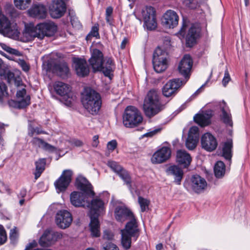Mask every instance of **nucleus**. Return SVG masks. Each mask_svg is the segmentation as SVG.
I'll use <instances>...</instances> for the list:
<instances>
[{"label":"nucleus","mask_w":250,"mask_h":250,"mask_svg":"<svg viewBox=\"0 0 250 250\" xmlns=\"http://www.w3.org/2000/svg\"><path fill=\"white\" fill-rule=\"evenodd\" d=\"M117 146V142L115 140H113L107 143V147L109 150L113 151Z\"/></svg>","instance_id":"54"},{"label":"nucleus","mask_w":250,"mask_h":250,"mask_svg":"<svg viewBox=\"0 0 250 250\" xmlns=\"http://www.w3.org/2000/svg\"><path fill=\"white\" fill-rule=\"evenodd\" d=\"M143 108L146 115L149 118L157 114L164 108L156 90H150L147 93L144 100Z\"/></svg>","instance_id":"3"},{"label":"nucleus","mask_w":250,"mask_h":250,"mask_svg":"<svg viewBox=\"0 0 250 250\" xmlns=\"http://www.w3.org/2000/svg\"><path fill=\"white\" fill-rule=\"evenodd\" d=\"M44 141L38 137H34L31 141V143L33 145L39 146V147L42 148L44 143Z\"/></svg>","instance_id":"51"},{"label":"nucleus","mask_w":250,"mask_h":250,"mask_svg":"<svg viewBox=\"0 0 250 250\" xmlns=\"http://www.w3.org/2000/svg\"><path fill=\"white\" fill-rule=\"evenodd\" d=\"M42 148L45 150L51 152H54L56 150V148L55 147L45 142H44Z\"/></svg>","instance_id":"53"},{"label":"nucleus","mask_w":250,"mask_h":250,"mask_svg":"<svg viewBox=\"0 0 250 250\" xmlns=\"http://www.w3.org/2000/svg\"><path fill=\"white\" fill-rule=\"evenodd\" d=\"M39 244L42 247H48L54 244L55 243L53 240L51 230H46L40 238Z\"/></svg>","instance_id":"33"},{"label":"nucleus","mask_w":250,"mask_h":250,"mask_svg":"<svg viewBox=\"0 0 250 250\" xmlns=\"http://www.w3.org/2000/svg\"><path fill=\"white\" fill-rule=\"evenodd\" d=\"M179 16L177 13L172 10H168L164 14L162 23L166 28H174L178 24Z\"/></svg>","instance_id":"16"},{"label":"nucleus","mask_w":250,"mask_h":250,"mask_svg":"<svg viewBox=\"0 0 250 250\" xmlns=\"http://www.w3.org/2000/svg\"><path fill=\"white\" fill-rule=\"evenodd\" d=\"M129 189L131 188V179L129 173L125 169H122L118 174Z\"/></svg>","instance_id":"40"},{"label":"nucleus","mask_w":250,"mask_h":250,"mask_svg":"<svg viewBox=\"0 0 250 250\" xmlns=\"http://www.w3.org/2000/svg\"><path fill=\"white\" fill-rule=\"evenodd\" d=\"M91 37H96L97 39L100 38V34L99 33V25H95L92 27L90 33L86 37V40L87 41L89 40Z\"/></svg>","instance_id":"44"},{"label":"nucleus","mask_w":250,"mask_h":250,"mask_svg":"<svg viewBox=\"0 0 250 250\" xmlns=\"http://www.w3.org/2000/svg\"><path fill=\"white\" fill-rule=\"evenodd\" d=\"M142 16L144 24L148 30L156 29L157 23L156 19V12L152 6H146L142 10Z\"/></svg>","instance_id":"8"},{"label":"nucleus","mask_w":250,"mask_h":250,"mask_svg":"<svg viewBox=\"0 0 250 250\" xmlns=\"http://www.w3.org/2000/svg\"><path fill=\"white\" fill-rule=\"evenodd\" d=\"M102 250H119V249L114 243L108 242L103 245Z\"/></svg>","instance_id":"46"},{"label":"nucleus","mask_w":250,"mask_h":250,"mask_svg":"<svg viewBox=\"0 0 250 250\" xmlns=\"http://www.w3.org/2000/svg\"><path fill=\"white\" fill-rule=\"evenodd\" d=\"M114 235L113 233L108 231L105 230L104 232L103 238L106 240H112L113 238Z\"/></svg>","instance_id":"56"},{"label":"nucleus","mask_w":250,"mask_h":250,"mask_svg":"<svg viewBox=\"0 0 250 250\" xmlns=\"http://www.w3.org/2000/svg\"><path fill=\"white\" fill-rule=\"evenodd\" d=\"M107 166L115 173L118 174L123 168L115 161H109Z\"/></svg>","instance_id":"45"},{"label":"nucleus","mask_w":250,"mask_h":250,"mask_svg":"<svg viewBox=\"0 0 250 250\" xmlns=\"http://www.w3.org/2000/svg\"><path fill=\"white\" fill-rule=\"evenodd\" d=\"M85 193L79 191H73L70 195L71 204L75 207H89L90 203L86 199Z\"/></svg>","instance_id":"14"},{"label":"nucleus","mask_w":250,"mask_h":250,"mask_svg":"<svg viewBox=\"0 0 250 250\" xmlns=\"http://www.w3.org/2000/svg\"><path fill=\"white\" fill-rule=\"evenodd\" d=\"M191 186L194 191L200 193L205 190L207 183L205 179L198 175H195L191 178Z\"/></svg>","instance_id":"23"},{"label":"nucleus","mask_w":250,"mask_h":250,"mask_svg":"<svg viewBox=\"0 0 250 250\" xmlns=\"http://www.w3.org/2000/svg\"><path fill=\"white\" fill-rule=\"evenodd\" d=\"M30 16L38 19H44L47 12L45 6L42 4H35L28 10Z\"/></svg>","instance_id":"24"},{"label":"nucleus","mask_w":250,"mask_h":250,"mask_svg":"<svg viewBox=\"0 0 250 250\" xmlns=\"http://www.w3.org/2000/svg\"><path fill=\"white\" fill-rule=\"evenodd\" d=\"M0 76L1 79L6 80L9 83H14L15 85L17 86H20L21 83V81L17 80L15 77L14 73L9 70H0Z\"/></svg>","instance_id":"32"},{"label":"nucleus","mask_w":250,"mask_h":250,"mask_svg":"<svg viewBox=\"0 0 250 250\" xmlns=\"http://www.w3.org/2000/svg\"><path fill=\"white\" fill-rule=\"evenodd\" d=\"M0 33L13 38L19 37L20 34L17 26H12L10 20L3 12L0 14Z\"/></svg>","instance_id":"7"},{"label":"nucleus","mask_w":250,"mask_h":250,"mask_svg":"<svg viewBox=\"0 0 250 250\" xmlns=\"http://www.w3.org/2000/svg\"><path fill=\"white\" fill-rule=\"evenodd\" d=\"M46 165V159L41 158L35 162L36 170L34 172L35 179L37 180L39 178L45 169Z\"/></svg>","instance_id":"37"},{"label":"nucleus","mask_w":250,"mask_h":250,"mask_svg":"<svg viewBox=\"0 0 250 250\" xmlns=\"http://www.w3.org/2000/svg\"><path fill=\"white\" fill-rule=\"evenodd\" d=\"M71 24L74 27L79 28L81 27V24L79 21H76L75 19L71 21Z\"/></svg>","instance_id":"63"},{"label":"nucleus","mask_w":250,"mask_h":250,"mask_svg":"<svg viewBox=\"0 0 250 250\" xmlns=\"http://www.w3.org/2000/svg\"><path fill=\"white\" fill-rule=\"evenodd\" d=\"M8 93L7 92V86L3 83H0V101H1L3 98L7 96Z\"/></svg>","instance_id":"47"},{"label":"nucleus","mask_w":250,"mask_h":250,"mask_svg":"<svg viewBox=\"0 0 250 250\" xmlns=\"http://www.w3.org/2000/svg\"><path fill=\"white\" fill-rule=\"evenodd\" d=\"M168 175H172L174 177V182L177 185H180L183 178L184 172L183 170L177 166H172L168 167L167 170Z\"/></svg>","instance_id":"29"},{"label":"nucleus","mask_w":250,"mask_h":250,"mask_svg":"<svg viewBox=\"0 0 250 250\" xmlns=\"http://www.w3.org/2000/svg\"><path fill=\"white\" fill-rule=\"evenodd\" d=\"M213 111L208 110L196 114L194 117V121L202 127L206 126L211 123Z\"/></svg>","instance_id":"22"},{"label":"nucleus","mask_w":250,"mask_h":250,"mask_svg":"<svg viewBox=\"0 0 250 250\" xmlns=\"http://www.w3.org/2000/svg\"><path fill=\"white\" fill-rule=\"evenodd\" d=\"M192 158L186 151L178 150L176 153V162L184 168H187L190 165Z\"/></svg>","instance_id":"27"},{"label":"nucleus","mask_w":250,"mask_h":250,"mask_svg":"<svg viewBox=\"0 0 250 250\" xmlns=\"http://www.w3.org/2000/svg\"><path fill=\"white\" fill-rule=\"evenodd\" d=\"M70 144L76 146H81L83 145V143L82 141L78 139H73L70 141Z\"/></svg>","instance_id":"58"},{"label":"nucleus","mask_w":250,"mask_h":250,"mask_svg":"<svg viewBox=\"0 0 250 250\" xmlns=\"http://www.w3.org/2000/svg\"><path fill=\"white\" fill-rule=\"evenodd\" d=\"M57 31V26L53 22H44L34 26L30 23L25 25L23 33L24 36L29 40H32L35 38L42 40L45 36H53Z\"/></svg>","instance_id":"1"},{"label":"nucleus","mask_w":250,"mask_h":250,"mask_svg":"<svg viewBox=\"0 0 250 250\" xmlns=\"http://www.w3.org/2000/svg\"><path fill=\"white\" fill-rule=\"evenodd\" d=\"M90 206V215L98 216L104 209V203L101 199L96 197L91 201Z\"/></svg>","instance_id":"28"},{"label":"nucleus","mask_w":250,"mask_h":250,"mask_svg":"<svg viewBox=\"0 0 250 250\" xmlns=\"http://www.w3.org/2000/svg\"><path fill=\"white\" fill-rule=\"evenodd\" d=\"M200 33V28L194 24L188 30L186 37V43L187 46L191 47L196 42L197 39L199 37Z\"/></svg>","instance_id":"26"},{"label":"nucleus","mask_w":250,"mask_h":250,"mask_svg":"<svg viewBox=\"0 0 250 250\" xmlns=\"http://www.w3.org/2000/svg\"><path fill=\"white\" fill-rule=\"evenodd\" d=\"M170 155L171 150L170 148L163 146L153 154L151 160L153 164H161L168 159Z\"/></svg>","instance_id":"17"},{"label":"nucleus","mask_w":250,"mask_h":250,"mask_svg":"<svg viewBox=\"0 0 250 250\" xmlns=\"http://www.w3.org/2000/svg\"><path fill=\"white\" fill-rule=\"evenodd\" d=\"M194 0H182L183 3L187 6L189 7Z\"/></svg>","instance_id":"64"},{"label":"nucleus","mask_w":250,"mask_h":250,"mask_svg":"<svg viewBox=\"0 0 250 250\" xmlns=\"http://www.w3.org/2000/svg\"><path fill=\"white\" fill-rule=\"evenodd\" d=\"M51 233L54 243L62 238L63 234L61 232L53 231L51 230Z\"/></svg>","instance_id":"52"},{"label":"nucleus","mask_w":250,"mask_h":250,"mask_svg":"<svg viewBox=\"0 0 250 250\" xmlns=\"http://www.w3.org/2000/svg\"><path fill=\"white\" fill-rule=\"evenodd\" d=\"M53 87L56 93L61 96H68L71 91L68 84L59 81L54 83Z\"/></svg>","instance_id":"30"},{"label":"nucleus","mask_w":250,"mask_h":250,"mask_svg":"<svg viewBox=\"0 0 250 250\" xmlns=\"http://www.w3.org/2000/svg\"><path fill=\"white\" fill-rule=\"evenodd\" d=\"M114 68L115 66L111 58H105L100 71H102L105 76L111 79Z\"/></svg>","instance_id":"31"},{"label":"nucleus","mask_w":250,"mask_h":250,"mask_svg":"<svg viewBox=\"0 0 250 250\" xmlns=\"http://www.w3.org/2000/svg\"><path fill=\"white\" fill-rule=\"evenodd\" d=\"M226 167L222 161H218L214 166V172L215 176L218 178H222L225 175Z\"/></svg>","instance_id":"38"},{"label":"nucleus","mask_w":250,"mask_h":250,"mask_svg":"<svg viewBox=\"0 0 250 250\" xmlns=\"http://www.w3.org/2000/svg\"><path fill=\"white\" fill-rule=\"evenodd\" d=\"M84 109L92 115L98 114L102 104L100 94L91 88L85 90L82 98Z\"/></svg>","instance_id":"2"},{"label":"nucleus","mask_w":250,"mask_h":250,"mask_svg":"<svg viewBox=\"0 0 250 250\" xmlns=\"http://www.w3.org/2000/svg\"><path fill=\"white\" fill-rule=\"evenodd\" d=\"M28 135L32 137L35 133V128H34L30 124L28 125Z\"/></svg>","instance_id":"60"},{"label":"nucleus","mask_w":250,"mask_h":250,"mask_svg":"<svg viewBox=\"0 0 250 250\" xmlns=\"http://www.w3.org/2000/svg\"><path fill=\"white\" fill-rule=\"evenodd\" d=\"M160 131V129H155L150 132L146 133L144 136L146 137H151Z\"/></svg>","instance_id":"61"},{"label":"nucleus","mask_w":250,"mask_h":250,"mask_svg":"<svg viewBox=\"0 0 250 250\" xmlns=\"http://www.w3.org/2000/svg\"><path fill=\"white\" fill-rule=\"evenodd\" d=\"M73 172L71 170H64L61 176L55 182L54 186L57 192L60 193L66 190L71 182Z\"/></svg>","instance_id":"10"},{"label":"nucleus","mask_w":250,"mask_h":250,"mask_svg":"<svg viewBox=\"0 0 250 250\" xmlns=\"http://www.w3.org/2000/svg\"><path fill=\"white\" fill-rule=\"evenodd\" d=\"M72 220V214L66 210H60L56 215V224L61 229L68 228L71 224Z\"/></svg>","instance_id":"13"},{"label":"nucleus","mask_w":250,"mask_h":250,"mask_svg":"<svg viewBox=\"0 0 250 250\" xmlns=\"http://www.w3.org/2000/svg\"><path fill=\"white\" fill-rule=\"evenodd\" d=\"M26 93V91L25 88H22L21 90L17 91L16 97L19 100H9L8 101L9 105L18 109H22L26 107L30 104V97L29 95L24 96Z\"/></svg>","instance_id":"9"},{"label":"nucleus","mask_w":250,"mask_h":250,"mask_svg":"<svg viewBox=\"0 0 250 250\" xmlns=\"http://www.w3.org/2000/svg\"><path fill=\"white\" fill-rule=\"evenodd\" d=\"M186 83V81H182L179 78L170 80L164 86L162 90L163 94L167 97L174 95Z\"/></svg>","instance_id":"11"},{"label":"nucleus","mask_w":250,"mask_h":250,"mask_svg":"<svg viewBox=\"0 0 250 250\" xmlns=\"http://www.w3.org/2000/svg\"><path fill=\"white\" fill-rule=\"evenodd\" d=\"M31 1V0H14V3L17 9L24 10L29 7Z\"/></svg>","instance_id":"41"},{"label":"nucleus","mask_w":250,"mask_h":250,"mask_svg":"<svg viewBox=\"0 0 250 250\" xmlns=\"http://www.w3.org/2000/svg\"><path fill=\"white\" fill-rule=\"evenodd\" d=\"M19 65L22 68V69L24 72H28L30 69V65L27 63L24 60L19 59L17 61Z\"/></svg>","instance_id":"49"},{"label":"nucleus","mask_w":250,"mask_h":250,"mask_svg":"<svg viewBox=\"0 0 250 250\" xmlns=\"http://www.w3.org/2000/svg\"><path fill=\"white\" fill-rule=\"evenodd\" d=\"M89 62L94 72L100 71L104 62L102 52L97 49H94Z\"/></svg>","instance_id":"20"},{"label":"nucleus","mask_w":250,"mask_h":250,"mask_svg":"<svg viewBox=\"0 0 250 250\" xmlns=\"http://www.w3.org/2000/svg\"><path fill=\"white\" fill-rule=\"evenodd\" d=\"M99 136L98 135H95L93 137V142L92 145L94 147H96L99 144Z\"/></svg>","instance_id":"62"},{"label":"nucleus","mask_w":250,"mask_h":250,"mask_svg":"<svg viewBox=\"0 0 250 250\" xmlns=\"http://www.w3.org/2000/svg\"><path fill=\"white\" fill-rule=\"evenodd\" d=\"M8 52L11 54L15 55L17 56H21L22 55V54L19 51H18L17 49L12 48L11 47H10Z\"/></svg>","instance_id":"59"},{"label":"nucleus","mask_w":250,"mask_h":250,"mask_svg":"<svg viewBox=\"0 0 250 250\" xmlns=\"http://www.w3.org/2000/svg\"><path fill=\"white\" fill-rule=\"evenodd\" d=\"M77 188L83 191L85 194L89 196L93 197L95 193L93 190V187L88 181L84 177L78 176L75 183Z\"/></svg>","instance_id":"19"},{"label":"nucleus","mask_w":250,"mask_h":250,"mask_svg":"<svg viewBox=\"0 0 250 250\" xmlns=\"http://www.w3.org/2000/svg\"><path fill=\"white\" fill-rule=\"evenodd\" d=\"M138 203L140 206L142 212H145L148 209V206L150 204L149 200L141 196H139Z\"/></svg>","instance_id":"43"},{"label":"nucleus","mask_w":250,"mask_h":250,"mask_svg":"<svg viewBox=\"0 0 250 250\" xmlns=\"http://www.w3.org/2000/svg\"><path fill=\"white\" fill-rule=\"evenodd\" d=\"M232 147V140H229L224 144L223 148V156L228 160H230L232 154L231 149Z\"/></svg>","instance_id":"39"},{"label":"nucleus","mask_w":250,"mask_h":250,"mask_svg":"<svg viewBox=\"0 0 250 250\" xmlns=\"http://www.w3.org/2000/svg\"><path fill=\"white\" fill-rule=\"evenodd\" d=\"M91 219L89 224L91 234L93 237H98L100 235V224L98 220V216L90 215Z\"/></svg>","instance_id":"34"},{"label":"nucleus","mask_w":250,"mask_h":250,"mask_svg":"<svg viewBox=\"0 0 250 250\" xmlns=\"http://www.w3.org/2000/svg\"><path fill=\"white\" fill-rule=\"evenodd\" d=\"M74 62L75 71L78 76L84 77L89 74V69L85 60L77 59Z\"/></svg>","instance_id":"25"},{"label":"nucleus","mask_w":250,"mask_h":250,"mask_svg":"<svg viewBox=\"0 0 250 250\" xmlns=\"http://www.w3.org/2000/svg\"><path fill=\"white\" fill-rule=\"evenodd\" d=\"M198 128L196 126H192L190 128L189 135L195 136L198 137Z\"/></svg>","instance_id":"57"},{"label":"nucleus","mask_w":250,"mask_h":250,"mask_svg":"<svg viewBox=\"0 0 250 250\" xmlns=\"http://www.w3.org/2000/svg\"><path fill=\"white\" fill-rule=\"evenodd\" d=\"M230 78L228 71L227 70L225 72L224 77L222 80V84L224 86H226L227 84L230 81Z\"/></svg>","instance_id":"55"},{"label":"nucleus","mask_w":250,"mask_h":250,"mask_svg":"<svg viewBox=\"0 0 250 250\" xmlns=\"http://www.w3.org/2000/svg\"><path fill=\"white\" fill-rule=\"evenodd\" d=\"M193 64V61L189 55L184 56L179 63L178 70L179 73L185 77L184 81L187 82L189 78L190 72Z\"/></svg>","instance_id":"12"},{"label":"nucleus","mask_w":250,"mask_h":250,"mask_svg":"<svg viewBox=\"0 0 250 250\" xmlns=\"http://www.w3.org/2000/svg\"><path fill=\"white\" fill-rule=\"evenodd\" d=\"M223 103L224 106H221V109L222 114L221 115V119L223 122L228 126L232 127L233 122L231 118V115L229 112L227 111V108H228L227 106L226 103L223 101Z\"/></svg>","instance_id":"36"},{"label":"nucleus","mask_w":250,"mask_h":250,"mask_svg":"<svg viewBox=\"0 0 250 250\" xmlns=\"http://www.w3.org/2000/svg\"><path fill=\"white\" fill-rule=\"evenodd\" d=\"M198 141V137L197 136L188 135L186 143V146L189 149L192 150L196 147Z\"/></svg>","instance_id":"42"},{"label":"nucleus","mask_w":250,"mask_h":250,"mask_svg":"<svg viewBox=\"0 0 250 250\" xmlns=\"http://www.w3.org/2000/svg\"><path fill=\"white\" fill-rule=\"evenodd\" d=\"M18 232L17 228L11 229L10 232V239L13 243H15L18 238Z\"/></svg>","instance_id":"50"},{"label":"nucleus","mask_w":250,"mask_h":250,"mask_svg":"<svg viewBox=\"0 0 250 250\" xmlns=\"http://www.w3.org/2000/svg\"><path fill=\"white\" fill-rule=\"evenodd\" d=\"M7 240L6 231L2 225H0V245L4 244Z\"/></svg>","instance_id":"48"},{"label":"nucleus","mask_w":250,"mask_h":250,"mask_svg":"<svg viewBox=\"0 0 250 250\" xmlns=\"http://www.w3.org/2000/svg\"><path fill=\"white\" fill-rule=\"evenodd\" d=\"M121 243L125 250L129 249L131 247V237L135 239L139 236V229L135 219H132L127 223L125 229L121 230Z\"/></svg>","instance_id":"6"},{"label":"nucleus","mask_w":250,"mask_h":250,"mask_svg":"<svg viewBox=\"0 0 250 250\" xmlns=\"http://www.w3.org/2000/svg\"><path fill=\"white\" fill-rule=\"evenodd\" d=\"M69 70L68 65L65 62L55 63L53 68V72L62 77L66 76L69 73Z\"/></svg>","instance_id":"35"},{"label":"nucleus","mask_w":250,"mask_h":250,"mask_svg":"<svg viewBox=\"0 0 250 250\" xmlns=\"http://www.w3.org/2000/svg\"><path fill=\"white\" fill-rule=\"evenodd\" d=\"M143 121V117L139 110L133 106L126 107L123 116L124 125L129 128H133L139 125Z\"/></svg>","instance_id":"4"},{"label":"nucleus","mask_w":250,"mask_h":250,"mask_svg":"<svg viewBox=\"0 0 250 250\" xmlns=\"http://www.w3.org/2000/svg\"><path fill=\"white\" fill-rule=\"evenodd\" d=\"M49 8L51 16L54 19L59 18L62 16L66 10L65 4L61 0L53 1Z\"/></svg>","instance_id":"15"},{"label":"nucleus","mask_w":250,"mask_h":250,"mask_svg":"<svg viewBox=\"0 0 250 250\" xmlns=\"http://www.w3.org/2000/svg\"><path fill=\"white\" fill-rule=\"evenodd\" d=\"M115 217L117 221L123 222L125 220L131 219H135L132 212L125 206H118L115 210Z\"/></svg>","instance_id":"21"},{"label":"nucleus","mask_w":250,"mask_h":250,"mask_svg":"<svg viewBox=\"0 0 250 250\" xmlns=\"http://www.w3.org/2000/svg\"><path fill=\"white\" fill-rule=\"evenodd\" d=\"M169 61V56L167 50L157 47L153 55L152 63L154 70L158 73L165 71L168 67Z\"/></svg>","instance_id":"5"},{"label":"nucleus","mask_w":250,"mask_h":250,"mask_svg":"<svg viewBox=\"0 0 250 250\" xmlns=\"http://www.w3.org/2000/svg\"><path fill=\"white\" fill-rule=\"evenodd\" d=\"M201 142L202 148L209 152L214 150L218 145L215 137L208 132L203 135Z\"/></svg>","instance_id":"18"}]
</instances>
